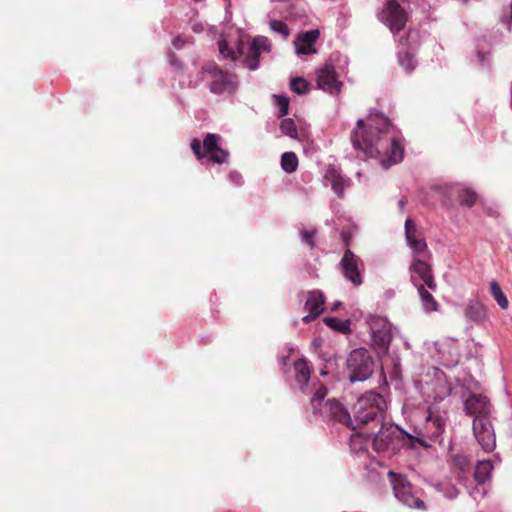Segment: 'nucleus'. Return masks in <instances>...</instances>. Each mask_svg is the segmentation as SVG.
Instances as JSON below:
<instances>
[{"label": "nucleus", "mask_w": 512, "mask_h": 512, "mask_svg": "<svg viewBox=\"0 0 512 512\" xmlns=\"http://www.w3.org/2000/svg\"><path fill=\"white\" fill-rule=\"evenodd\" d=\"M351 142L365 158L380 157L381 166L385 169L400 163L404 157L402 139L382 113H370L366 123L359 119L351 134Z\"/></svg>", "instance_id": "nucleus-1"}, {"label": "nucleus", "mask_w": 512, "mask_h": 512, "mask_svg": "<svg viewBox=\"0 0 512 512\" xmlns=\"http://www.w3.org/2000/svg\"><path fill=\"white\" fill-rule=\"evenodd\" d=\"M377 431H372L373 449L378 453L395 455L402 448L417 450L419 448L428 449L431 447L423 438L405 431L394 423H380Z\"/></svg>", "instance_id": "nucleus-2"}, {"label": "nucleus", "mask_w": 512, "mask_h": 512, "mask_svg": "<svg viewBox=\"0 0 512 512\" xmlns=\"http://www.w3.org/2000/svg\"><path fill=\"white\" fill-rule=\"evenodd\" d=\"M387 409L385 397L375 391L362 394L353 406V425L355 430L363 425L378 427L384 421V413Z\"/></svg>", "instance_id": "nucleus-3"}, {"label": "nucleus", "mask_w": 512, "mask_h": 512, "mask_svg": "<svg viewBox=\"0 0 512 512\" xmlns=\"http://www.w3.org/2000/svg\"><path fill=\"white\" fill-rule=\"evenodd\" d=\"M202 73L208 77V88L212 94L232 96L237 92L238 76L233 72L221 69L216 62L204 64Z\"/></svg>", "instance_id": "nucleus-4"}, {"label": "nucleus", "mask_w": 512, "mask_h": 512, "mask_svg": "<svg viewBox=\"0 0 512 512\" xmlns=\"http://www.w3.org/2000/svg\"><path fill=\"white\" fill-rule=\"evenodd\" d=\"M375 360L364 347L352 350L346 358L345 373L350 383L364 382L374 372Z\"/></svg>", "instance_id": "nucleus-5"}, {"label": "nucleus", "mask_w": 512, "mask_h": 512, "mask_svg": "<svg viewBox=\"0 0 512 512\" xmlns=\"http://www.w3.org/2000/svg\"><path fill=\"white\" fill-rule=\"evenodd\" d=\"M325 395L326 389L323 388L316 391L311 397L310 401L313 405L314 415L320 413L321 415H323L324 418L342 423L355 431V426L353 425V420L349 411L338 400L329 399L324 403L323 410L322 408H318V405H321V402L323 401Z\"/></svg>", "instance_id": "nucleus-6"}, {"label": "nucleus", "mask_w": 512, "mask_h": 512, "mask_svg": "<svg viewBox=\"0 0 512 512\" xmlns=\"http://www.w3.org/2000/svg\"><path fill=\"white\" fill-rule=\"evenodd\" d=\"M370 331L371 347L378 356L388 354L393 339L392 324L386 317L370 314L366 318Z\"/></svg>", "instance_id": "nucleus-7"}, {"label": "nucleus", "mask_w": 512, "mask_h": 512, "mask_svg": "<svg viewBox=\"0 0 512 512\" xmlns=\"http://www.w3.org/2000/svg\"><path fill=\"white\" fill-rule=\"evenodd\" d=\"M221 137L218 134L208 133L201 143L194 139L191 142V149L199 160L206 159L208 163L223 164L227 162L229 152L219 146Z\"/></svg>", "instance_id": "nucleus-8"}, {"label": "nucleus", "mask_w": 512, "mask_h": 512, "mask_svg": "<svg viewBox=\"0 0 512 512\" xmlns=\"http://www.w3.org/2000/svg\"><path fill=\"white\" fill-rule=\"evenodd\" d=\"M447 421V414L444 411L438 410L434 405H429L425 421L419 430H415L414 435L427 440L443 441L442 436L445 431Z\"/></svg>", "instance_id": "nucleus-9"}, {"label": "nucleus", "mask_w": 512, "mask_h": 512, "mask_svg": "<svg viewBox=\"0 0 512 512\" xmlns=\"http://www.w3.org/2000/svg\"><path fill=\"white\" fill-rule=\"evenodd\" d=\"M388 478L393 489L394 496L399 502L409 508L425 509V503L418 498L407 478L393 471L388 472Z\"/></svg>", "instance_id": "nucleus-10"}, {"label": "nucleus", "mask_w": 512, "mask_h": 512, "mask_svg": "<svg viewBox=\"0 0 512 512\" xmlns=\"http://www.w3.org/2000/svg\"><path fill=\"white\" fill-rule=\"evenodd\" d=\"M430 259L421 258L419 255H413L408 268L410 281L415 288L420 286L436 291L437 284L434 279Z\"/></svg>", "instance_id": "nucleus-11"}, {"label": "nucleus", "mask_w": 512, "mask_h": 512, "mask_svg": "<svg viewBox=\"0 0 512 512\" xmlns=\"http://www.w3.org/2000/svg\"><path fill=\"white\" fill-rule=\"evenodd\" d=\"M317 87L330 95L340 93L343 83L339 80L335 67L326 63L316 71Z\"/></svg>", "instance_id": "nucleus-12"}, {"label": "nucleus", "mask_w": 512, "mask_h": 512, "mask_svg": "<svg viewBox=\"0 0 512 512\" xmlns=\"http://www.w3.org/2000/svg\"><path fill=\"white\" fill-rule=\"evenodd\" d=\"M464 412L473 417V420H489L491 404L489 399L482 394L470 393L464 401Z\"/></svg>", "instance_id": "nucleus-13"}, {"label": "nucleus", "mask_w": 512, "mask_h": 512, "mask_svg": "<svg viewBox=\"0 0 512 512\" xmlns=\"http://www.w3.org/2000/svg\"><path fill=\"white\" fill-rule=\"evenodd\" d=\"M472 430L483 451L486 453L494 451L496 448V436L490 419L473 420Z\"/></svg>", "instance_id": "nucleus-14"}, {"label": "nucleus", "mask_w": 512, "mask_h": 512, "mask_svg": "<svg viewBox=\"0 0 512 512\" xmlns=\"http://www.w3.org/2000/svg\"><path fill=\"white\" fill-rule=\"evenodd\" d=\"M271 43L265 36H256L251 41L243 60V64L249 70L254 71L259 68V59L261 52H270Z\"/></svg>", "instance_id": "nucleus-15"}, {"label": "nucleus", "mask_w": 512, "mask_h": 512, "mask_svg": "<svg viewBox=\"0 0 512 512\" xmlns=\"http://www.w3.org/2000/svg\"><path fill=\"white\" fill-rule=\"evenodd\" d=\"M323 179L324 185L330 186L333 193L338 198H343L345 188L351 185V179L346 177L342 171L334 165L327 167Z\"/></svg>", "instance_id": "nucleus-16"}, {"label": "nucleus", "mask_w": 512, "mask_h": 512, "mask_svg": "<svg viewBox=\"0 0 512 512\" xmlns=\"http://www.w3.org/2000/svg\"><path fill=\"white\" fill-rule=\"evenodd\" d=\"M360 262V258L349 249L345 250L344 255L340 261V266L344 277L355 286H359L363 282L361 273L359 271Z\"/></svg>", "instance_id": "nucleus-17"}, {"label": "nucleus", "mask_w": 512, "mask_h": 512, "mask_svg": "<svg viewBox=\"0 0 512 512\" xmlns=\"http://www.w3.org/2000/svg\"><path fill=\"white\" fill-rule=\"evenodd\" d=\"M325 296L320 290H312L308 293L304 308L308 311V315L302 318L305 324L310 323L324 312Z\"/></svg>", "instance_id": "nucleus-18"}, {"label": "nucleus", "mask_w": 512, "mask_h": 512, "mask_svg": "<svg viewBox=\"0 0 512 512\" xmlns=\"http://www.w3.org/2000/svg\"><path fill=\"white\" fill-rule=\"evenodd\" d=\"M319 36L320 33L316 29H311L299 34L294 41L296 53L298 55H311L316 53L314 44Z\"/></svg>", "instance_id": "nucleus-19"}, {"label": "nucleus", "mask_w": 512, "mask_h": 512, "mask_svg": "<svg viewBox=\"0 0 512 512\" xmlns=\"http://www.w3.org/2000/svg\"><path fill=\"white\" fill-rule=\"evenodd\" d=\"M294 378L302 392H305L310 378H311V367L305 358H299L293 363Z\"/></svg>", "instance_id": "nucleus-20"}, {"label": "nucleus", "mask_w": 512, "mask_h": 512, "mask_svg": "<svg viewBox=\"0 0 512 512\" xmlns=\"http://www.w3.org/2000/svg\"><path fill=\"white\" fill-rule=\"evenodd\" d=\"M218 49L223 58L229 59L233 62L245 55V49L242 41H238L236 48L234 49L229 47L228 42L225 39H220L218 41Z\"/></svg>", "instance_id": "nucleus-21"}, {"label": "nucleus", "mask_w": 512, "mask_h": 512, "mask_svg": "<svg viewBox=\"0 0 512 512\" xmlns=\"http://www.w3.org/2000/svg\"><path fill=\"white\" fill-rule=\"evenodd\" d=\"M372 440V431L370 433L355 432L350 436V448L355 453L366 452Z\"/></svg>", "instance_id": "nucleus-22"}, {"label": "nucleus", "mask_w": 512, "mask_h": 512, "mask_svg": "<svg viewBox=\"0 0 512 512\" xmlns=\"http://www.w3.org/2000/svg\"><path fill=\"white\" fill-rule=\"evenodd\" d=\"M493 469L494 466L491 460L486 459L478 461L474 468L475 481L480 485L485 484L490 480Z\"/></svg>", "instance_id": "nucleus-23"}, {"label": "nucleus", "mask_w": 512, "mask_h": 512, "mask_svg": "<svg viewBox=\"0 0 512 512\" xmlns=\"http://www.w3.org/2000/svg\"><path fill=\"white\" fill-rule=\"evenodd\" d=\"M416 289L420 298L422 309L425 312H435L439 309V304L432 295V292H434L433 290H430L428 287L424 286H420Z\"/></svg>", "instance_id": "nucleus-24"}, {"label": "nucleus", "mask_w": 512, "mask_h": 512, "mask_svg": "<svg viewBox=\"0 0 512 512\" xmlns=\"http://www.w3.org/2000/svg\"><path fill=\"white\" fill-rule=\"evenodd\" d=\"M464 315L469 321L479 323L486 318V308L478 301H470L465 307Z\"/></svg>", "instance_id": "nucleus-25"}, {"label": "nucleus", "mask_w": 512, "mask_h": 512, "mask_svg": "<svg viewBox=\"0 0 512 512\" xmlns=\"http://www.w3.org/2000/svg\"><path fill=\"white\" fill-rule=\"evenodd\" d=\"M407 245L413 251V255H419L424 259H431V253L427 249L424 239H416V237L407 241Z\"/></svg>", "instance_id": "nucleus-26"}, {"label": "nucleus", "mask_w": 512, "mask_h": 512, "mask_svg": "<svg viewBox=\"0 0 512 512\" xmlns=\"http://www.w3.org/2000/svg\"><path fill=\"white\" fill-rule=\"evenodd\" d=\"M323 322L331 328L333 331L340 332L343 334L349 333L351 331L350 328V320H342L337 317H325Z\"/></svg>", "instance_id": "nucleus-27"}, {"label": "nucleus", "mask_w": 512, "mask_h": 512, "mask_svg": "<svg viewBox=\"0 0 512 512\" xmlns=\"http://www.w3.org/2000/svg\"><path fill=\"white\" fill-rule=\"evenodd\" d=\"M398 63L403 68L406 73H411L414 71L417 61L414 58V55L408 51L400 50L397 53Z\"/></svg>", "instance_id": "nucleus-28"}, {"label": "nucleus", "mask_w": 512, "mask_h": 512, "mask_svg": "<svg viewBox=\"0 0 512 512\" xmlns=\"http://www.w3.org/2000/svg\"><path fill=\"white\" fill-rule=\"evenodd\" d=\"M281 168L284 172L290 174L298 168V157L294 152H284L281 155Z\"/></svg>", "instance_id": "nucleus-29"}, {"label": "nucleus", "mask_w": 512, "mask_h": 512, "mask_svg": "<svg viewBox=\"0 0 512 512\" xmlns=\"http://www.w3.org/2000/svg\"><path fill=\"white\" fill-rule=\"evenodd\" d=\"M489 290L499 307L504 310L507 309L509 306V301L502 291L500 285L496 281H491Z\"/></svg>", "instance_id": "nucleus-30"}, {"label": "nucleus", "mask_w": 512, "mask_h": 512, "mask_svg": "<svg viewBox=\"0 0 512 512\" xmlns=\"http://www.w3.org/2000/svg\"><path fill=\"white\" fill-rule=\"evenodd\" d=\"M458 202L462 206L472 207L477 201V194L472 189H462L458 192Z\"/></svg>", "instance_id": "nucleus-31"}, {"label": "nucleus", "mask_w": 512, "mask_h": 512, "mask_svg": "<svg viewBox=\"0 0 512 512\" xmlns=\"http://www.w3.org/2000/svg\"><path fill=\"white\" fill-rule=\"evenodd\" d=\"M281 132L293 139H296L298 136V130L296 124L291 118H284L280 123Z\"/></svg>", "instance_id": "nucleus-32"}, {"label": "nucleus", "mask_w": 512, "mask_h": 512, "mask_svg": "<svg viewBox=\"0 0 512 512\" xmlns=\"http://www.w3.org/2000/svg\"><path fill=\"white\" fill-rule=\"evenodd\" d=\"M309 83L302 77H294L290 81V88L298 95H304L309 91Z\"/></svg>", "instance_id": "nucleus-33"}, {"label": "nucleus", "mask_w": 512, "mask_h": 512, "mask_svg": "<svg viewBox=\"0 0 512 512\" xmlns=\"http://www.w3.org/2000/svg\"><path fill=\"white\" fill-rule=\"evenodd\" d=\"M269 27L274 33L281 35L283 39H287L290 35V30L287 24L281 20H270Z\"/></svg>", "instance_id": "nucleus-34"}, {"label": "nucleus", "mask_w": 512, "mask_h": 512, "mask_svg": "<svg viewBox=\"0 0 512 512\" xmlns=\"http://www.w3.org/2000/svg\"><path fill=\"white\" fill-rule=\"evenodd\" d=\"M274 103L279 108V117L288 114L289 111V98L285 95H274Z\"/></svg>", "instance_id": "nucleus-35"}, {"label": "nucleus", "mask_w": 512, "mask_h": 512, "mask_svg": "<svg viewBox=\"0 0 512 512\" xmlns=\"http://www.w3.org/2000/svg\"><path fill=\"white\" fill-rule=\"evenodd\" d=\"M477 63L481 67H486L490 62V53L486 51L484 48H480L479 43L477 44V52H476Z\"/></svg>", "instance_id": "nucleus-36"}, {"label": "nucleus", "mask_w": 512, "mask_h": 512, "mask_svg": "<svg viewBox=\"0 0 512 512\" xmlns=\"http://www.w3.org/2000/svg\"><path fill=\"white\" fill-rule=\"evenodd\" d=\"M315 235H316L315 229H311V230L303 229L300 231L301 241L303 243H305L307 246H309V248H311V249H313L315 246V243H314Z\"/></svg>", "instance_id": "nucleus-37"}, {"label": "nucleus", "mask_w": 512, "mask_h": 512, "mask_svg": "<svg viewBox=\"0 0 512 512\" xmlns=\"http://www.w3.org/2000/svg\"><path fill=\"white\" fill-rule=\"evenodd\" d=\"M405 238L406 241L415 237L416 234V225L411 218H407L405 221Z\"/></svg>", "instance_id": "nucleus-38"}, {"label": "nucleus", "mask_w": 512, "mask_h": 512, "mask_svg": "<svg viewBox=\"0 0 512 512\" xmlns=\"http://www.w3.org/2000/svg\"><path fill=\"white\" fill-rule=\"evenodd\" d=\"M439 388L440 392L433 397L435 402L442 401L445 397H447L450 394V389L445 384H440Z\"/></svg>", "instance_id": "nucleus-39"}, {"label": "nucleus", "mask_w": 512, "mask_h": 512, "mask_svg": "<svg viewBox=\"0 0 512 512\" xmlns=\"http://www.w3.org/2000/svg\"><path fill=\"white\" fill-rule=\"evenodd\" d=\"M229 181L236 186H241L243 184L242 175L237 171H232L228 175Z\"/></svg>", "instance_id": "nucleus-40"}, {"label": "nucleus", "mask_w": 512, "mask_h": 512, "mask_svg": "<svg viewBox=\"0 0 512 512\" xmlns=\"http://www.w3.org/2000/svg\"><path fill=\"white\" fill-rule=\"evenodd\" d=\"M167 57L171 66H173L176 70L182 69V63L178 60L174 53H168Z\"/></svg>", "instance_id": "nucleus-41"}, {"label": "nucleus", "mask_w": 512, "mask_h": 512, "mask_svg": "<svg viewBox=\"0 0 512 512\" xmlns=\"http://www.w3.org/2000/svg\"><path fill=\"white\" fill-rule=\"evenodd\" d=\"M459 494V491L456 487H449L446 492H445V496L449 499H454L458 496Z\"/></svg>", "instance_id": "nucleus-42"}, {"label": "nucleus", "mask_w": 512, "mask_h": 512, "mask_svg": "<svg viewBox=\"0 0 512 512\" xmlns=\"http://www.w3.org/2000/svg\"><path fill=\"white\" fill-rule=\"evenodd\" d=\"M184 44H185V40H183L180 36H176L172 40V45L176 49H181L184 46Z\"/></svg>", "instance_id": "nucleus-43"}, {"label": "nucleus", "mask_w": 512, "mask_h": 512, "mask_svg": "<svg viewBox=\"0 0 512 512\" xmlns=\"http://www.w3.org/2000/svg\"><path fill=\"white\" fill-rule=\"evenodd\" d=\"M335 360H336L335 357H331V358H329L327 360V364H326L325 368L320 370V375L321 376H326V375H328L330 373V371L328 370V365H330Z\"/></svg>", "instance_id": "nucleus-44"}, {"label": "nucleus", "mask_w": 512, "mask_h": 512, "mask_svg": "<svg viewBox=\"0 0 512 512\" xmlns=\"http://www.w3.org/2000/svg\"><path fill=\"white\" fill-rule=\"evenodd\" d=\"M342 306V302L341 301H335L332 306H331V310L332 311H336L338 310L340 307Z\"/></svg>", "instance_id": "nucleus-45"}, {"label": "nucleus", "mask_w": 512, "mask_h": 512, "mask_svg": "<svg viewBox=\"0 0 512 512\" xmlns=\"http://www.w3.org/2000/svg\"><path fill=\"white\" fill-rule=\"evenodd\" d=\"M393 364L396 371L400 370V359L398 357L393 358Z\"/></svg>", "instance_id": "nucleus-46"}, {"label": "nucleus", "mask_w": 512, "mask_h": 512, "mask_svg": "<svg viewBox=\"0 0 512 512\" xmlns=\"http://www.w3.org/2000/svg\"><path fill=\"white\" fill-rule=\"evenodd\" d=\"M288 361V357H283L281 359V365L284 367L286 365V362Z\"/></svg>", "instance_id": "nucleus-47"}, {"label": "nucleus", "mask_w": 512, "mask_h": 512, "mask_svg": "<svg viewBox=\"0 0 512 512\" xmlns=\"http://www.w3.org/2000/svg\"><path fill=\"white\" fill-rule=\"evenodd\" d=\"M398 204H399V207H400L401 209H404V205H405L404 200H402V199H401V200H399Z\"/></svg>", "instance_id": "nucleus-48"}]
</instances>
